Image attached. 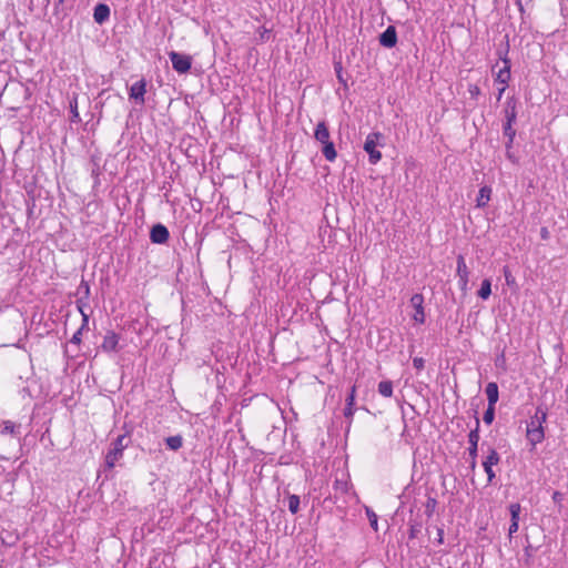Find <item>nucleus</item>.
<instances>
[{
	"mask_svg": "<svg viewBox=\"0 0 568 568\" xmlns=\"http://www.w3.org/2000/svg\"><path fill=\"white\" fill-rule=\"evenodd\" d=\"M145 93H146V81L144 79H141L131 85L129 97L131 99H134L140 104H143L145 101V99H144Z\"/></svg>",
	"mask_w": 568,
	"mask_h": 568,
	"instance_id": "9b49d317",
	"label": "nucleus"
},
{
	"mask_svg": "<svg viewBox=\"0 0 568 568\" xmlns=\"http://www.w3.org/2000/svg\"><path fill=\"white\" fill-rule=\"evenodd\" d=\"M518 100L515 97L507 98L504 108L505 123L515 124L517 118Z\"/></svg>",
	"mask_w": 568,
	"mask_h": 568,
	"instance_id": "f8f14e48",
	"label": "nucleus"
},
{
	"mask_svg": "<svg viewBox=\"0 0 568 568\" xmlns=\"http://www.w3.org/2000/svg\"><path fill=\"white\" fill-rule=\"evenodd\" d=\"M504 67L497 72L496 81L507 85L510 79V61L507 57L503 58Z\"/></svg>",
	"mask_w": 568,
	"mask_h": 568,
	"instance_id": "dca6fc26",
	"label": "nucleus"
},
{
	"mask_svg": "<svg viewBox=\"0 0 568 568\" xmlns=\"http://www.w3.org/2000/svg\"><path fill=\"white\" fill-rule=\"evenodd\" d=\"M437 542L442 545L444 542V529L438 528L437 529Z\"/></svg>",
	"mask_w": 568,
	"mask_h": 568,
	"instance_id": "37998d69",
	"label": "nucleus"
},
{
	"mask_svg": "<svg viewBox=\"0 0 568 568\" xmlns=\"http://www.w3.org/2000/svg\"><path fill=\"white\" fill-rule=\"evenodd\" d=\"M120 336L113 331H108L103 337L101 349L105 353H115L120 351Z\"/></svg>",
	"mask_w": 568,
	"mask_h": 568,
	"instance_id": "6e6552de",
	"label": "nucleus"
},
{
	"mask_svg": "<svg viewBox=\"0 0 568 568\" xmlns=\"http://www.w3.org/2000/svg\"><path fill=\"white\" fill-rule=\"evenodd\" d=\"M467 91L471 99H477L480 95V88L477 84H468Z\"/></svg>",
	"mask_w": 568,
	"mask_h": 568,
	"instance_id": "473e14b6",
	"label": "nucleus"
},
{
	"mask_svg": "<svg viewBox=\"0 0 568 568\" xmlns=\"http://www.w3.org/2000/svg\"><path fill=\"white\" fill-rule=\"evenodd\" d=\"M420 528H422V526H420L419 524H413V525H410V527H409V532H408L409 538H410V539L416 538V537H417V535L420 532Z\"/></svg>",
	"mask_w": 568,
	"mask_h": 568,
	"instance_id": "72a5a7b5",
	"label": "nucleus"
},
{
	"mask_svg": "<svg viewBox=\"0 0 568 568\" xmlns=\"http://www.w3.org/2000/svg\"><path fill=\"white\" fill-rule=\"evenodd\" d=\"M495 418V406L488 405L486 412L484 413L483 420L485 424L490 425Z\"/></svg>",
	"mask_w": 568,
	"mask_h": 568,
	"instance_id": "c85d7f7f",
	"label": "nucleus"
},
{
	"mask_svg": "<svg viewBox=\"0 0 568 568\" xmlns=\"http://www.w3.org/2000/svg\"><path fill=\"white\" fill-rule=\"evenodd\" d=\"M379 43L385 48H394L397 43L396 29L393 26H388L387 29L379 36Z\"/></svg>",
	"mask_w": 568,
	"mask_h": 568,
	"instance_id": "4468645a",
	"label": "nucleus"
},
{
	"mask_svg": "<svg viewBox=\"0 0 568 568\" xmlns=\"http://www.w3.org/2000/svg\"><path fill=\"white\" fill-rule=\"evenodd\" d=\"M366 515L368 517L371 527L375 531H377L378 530V518H377V515L372 509H369V508L366 509Z\"/></svg>",
	"mask_w": 568,
	"mask_h": 568,
	"instance_id": "c756f323",
	"label": "nucleus"
},
{
	"mask_svg": "<svg viewBox=\"0 0 568 568\" xmlns=\"http://www.w3.org/2000/svg\"><path fill=\"white\" fill-rule=\"evenodd\" d=\"M78 294H82L84 297L90 296V285L87 281L82 280L79 287H78Z\"/></svg>",
	"mask_w": 568,
	"mask_h": 568,
	"instance_id": "7c9ffc66",
	"label": "nucleus"
},
{
	"mask_svg": "<svg viewBox=\"0 0 568 568\" xmlns=\"http://www.w3.org/2000/svg\"><path fill=\"white\" fill-rule=\"evenodd\" d=\"M513 126H514V124L505 123L504 128H503L504 129V134L508 139V141L506 143V148L507 149L511 148V144H513L515 135H516V130Z\"/></svg>",
	"mask_w": 568,
	"mask_h": 568,
	"instance_id": "4be33fe9",
	"label": "nucleus"
},
{
	"mask_svg": "<svg viewBox=\"0 0 568 568\" xmlns=\"http://www.w3.org/2000/svg\"><path fill=\"white\" fill-rule=\"evenodd\" d=\"M437 504L438 503L435 497L429 496L427 498L426 504H425V514L428 518H430L434 515Z\"/></svg>",
	"mask_w": 568,
	"mask_h": 568,
	"instance_id": "a878e982",
	"label": "nucleus"
},
{
	"mask_svg": "<svg viewBox=\"0 0 568 568\" xmlns=\"http://www.w3.org/2000/svg\"><path fill=\"white\" fill-rule=\"evenodd\" d=\"M81 336H82L81 329H78V331L73 334V336H72V338H71V341H70V342H71L72 344L80 345V344H81V341H82V339H81Z\"/></svg>",
	"mask_w": 568,
	"mask_h": 568,
	"instance_id": "58836bf2",
	"label": "nucleus"
},
{
	"mask_svg": "<svg viewBox=\"0 0 568 568\" xmlns=\"http://www.w3.org/2000/svg\"><path fill=\"white\" fill-rule=\"evenodd\" d=\"M541 236H542V239H547V236H548V231H547V229H545V227H544V229H541Z\"/></svg>",
	"mask_w": 568,
	"mask_h": 568,
	"instance_id": "8fccbe9b",
	"label": "nucleus"
},
{
	"mask_svg": "<svg viewBox=\"0 0 568 568\" xmlns=\"http://www.w3.org/2000/svg\"><path fill=\"white\" fill-rule=\"evenodd\" d=\"M413 366L417 369V371H422L424 369L425 367V361L423 357H414L413 358Z\"/></svg>",
	"mask_w": 568,
	"mask_h": 568,
	"instance_id": "c9c22d12",
	"label": "nucleus"
},
{
	"mask_svg": "<svg viewBox=\"0 0 568 568\" xmlns=\"http://www.w3.org/2000/svg\"><path fill=\"white\" fill-rule=\"evenodd\" d=\"M270 30H267L266 28H261L260 29V37L262 40H265L267 39V34H268Z\"/></svg>",
	"mask_w": 568,
	"mask_h": 568,
	"instance_id": "c03bdc74",
	"label": "nucleus"
},
{
	"mask_svg": "<svg viewBox=\"0 0 568 568\" xmlns=\"http://www.w3.org/2000/svg\"><path fill=\"white\" fill-rule=\"evenodd\" d=\"M476 426L468 434V455L469 457H477L478 442H479V418L475 417Z\"/></svg>",
	"mask_w": 568,
	"mask_h": 568,
	"instance_id": "9d476101",
	"label": "nucleus"
},
{
	"mask_svg": "<svg viewBox=\"0 0 568 568\" xmlns=\"http://www.w3.org/2000/svg\"><path fill=\"white\" fill-rule=\"evenodd\" d=\"M486 395H487V399H488V405L490 406H495L496 403L498 402V386L496 383L491 382V383H488L487 386H486Z\"/></svg>",
	"mask_w": 568,
	"mask_h": 568,
	"instance_id": "a211bd4d",
	"label": "nucleus"
},
{
	"mask_svg": "<svg viewBox=\"0 0 568 568\" xmlns=\"http://www.w3.org/2000/svg\"><path fill=\"white\" fill-rule=\"evenodd\" d=\"M505 90H506V85H504V84H503V88H500V89L498 90V97H497V99H498V100L501 98V95H503V93L505 92Z\"/></svg>",
	"mask_w": 568,
	"mask_h": 568,
	"instance_id": "09e8293b",
	"label": "nucleus"
},
{
	"mask_svg": "<svg viewBox=\"0 0 568 568\" xmlns=\"http://www.w3.org/2000/svg\"><path fill=\"white\" fill-rule=\"evenodd\" d=\"M410 306L414 308L412 318L417 324H424L426 316L424 311V296L420 293L414 294L409 300Z\"/></svg>",
	"mask_w": 568,
	"mask_h": 568,
	"instance_id": "423d86ee",
	"label": "nucleus"
},
{
	"mask_svg": "<svg viewBox=\"0 0 568 568\" xmlns=\"http://www.w3.org/2000/svg\"><path fill=\"white\" fill-rule=\"evenodd\" d=\"M547 419V410L537 407V428L527 427V438L532 445H537L545 438L542 424Z\"/></svg>",
	"mask_w": 568,
	"mask_h": 568,
	"instance_id": "7ed1b4c3",
	"label": "nucleus"
},
{
	"mask_svg": "<svg viewBox=\"0 0 568 568\" xmlns=\"http://www.w3.org/2000/svg\"><path fill=\"white\" fill-rule=\"evenodd\" d=\"M165 444L169 449L176 452L183 446V437L181 435L166 437Z\"/></svg>",
	"mask_w": 568,
	"mask_h": 568,
	"instance_id": "aec40b11",
	"label": "nucleus"
},
{
	"mask_svg": "<svg viewBox=\"0 0 568 568\" xmlns=\"http://www.w3.org/2000/svg\"><path fill=\"white\" fill-rule=\"evenodd\" d=\"M552 500L556 503V504H560L561 500H562V494L558 490L554 491L552 494Z\"/></svg>",
	"mask_w": 568,
	"mask_h": 568,
	"instance_id": "79ce46f5",
	"label": "nucleus"
},
{
	"mask_svg": "<svg viewBox=\"0 0 568 568\" xmlns=\"http://www.w3.org/2000/svg\"><path fill=\"white\" fill-rule=\"evenodd\" d=\"M355 398H356V385H353L349 389V393L348 395L346 396V404H348V406H355Z\"/></svg>",
	"mask_w": 568,
	"mask_h": 568,
	"instance_id": "2f4dec72",
	"label": "nucleus"
},
{
	"mask_svg": "<svg viewBox=\"0 0 568 568\" xmlns=\"http://www.w3.org/2000/svg\"><path fill=\"white\" fill-rule=\"evenodd\" d=\"M169 58L172 63V68L178 73H186L191 69L192 65V57L189 54L179 53L175 51L169 52Z\"/></svg>",
	"mask_w": 568,
	"mask_h": 568,
	"instance_id": "39448f33",
	"label": "nucleus"
},
{
	"mask_svg": "<svg viewBox=\"0 0 568 568\" xmlns=\"http://www.w3.org/2000/svg\"><path fill=\"white\" fill-rule=\"evenodd\" d=\"M335 71H336V75H337L338 81L346 87L347 83H346V80L343 78V72H342L341 63H336L335 64Z\"/></svg>",
	"mask_w": 568,
	"mask_h": 568,
	"instance_id": "e433bc0d",
	"label": "nucleus"
},
{
	"mask_svg": "<svg viewBox=\"0 0 568 568\" xmlns=\"http://www.w3.org/2000/svg\"><path fill=\"white\" fill-rule=\"evenodd\" d=\"M500 460V456L497 453L495 448H490L488 452V455L486 456L485 460L483 462V467L485 473L487 474V480L488 483H493V480L496 477L495 471L493 470V466L497 465Z\"/></svg>",
	"mask_w": 568,
	"mask_h": 568,
	"instance_id": "0eeeda50",
	"label": "nucleus"
},
{
	"mask_svg": "<svg viewBox=\"0 0 568 568\" xmlns=\"http://www.w3.org/2000/svg\"><path fill=\"white\" fill-rule=\"evenodd\" d=\"M382 139L383 134L381 132H372L366 136L364 150L368 153L369 163L372 164H376L382 159V153L377 150Z\"/></svg>",
	"mask_w": 568,
	"mask_h": 568,
	"instance_id": "20e7f679",
	"label": "nucleus"
},
{
	"mask_svg": "<svg viewBox=\"0 0 568 568\" xmlns=\"http://www.w3.org/2000/svg\"><path fill=\"white\" fill-rule=\"evenodd\" d=\"M521 511V506L519 503H513L509 505L510 513V521L514 524H519V515Z\"/></svg>",
	"mask_w": 568,
	"mask_h": 568,
	"instance_id": "393cba45",
	"label": "nucleus"
},
{
	"mask_svg": "<svg viewBox=\"0 0 568 568\" xmlns=\"http://www.w3.org/2000/svg\"><path fill=\"white\" fill-rule=\"evenodd\" d=\"M491 187L484 185L479 189L478 196L476 199V206L479 209L485 207L491 197Z\"/></svg>",
	"mask_w": 568,
	"mask_h": 568,
	"instance_id": "f3484780",
	"label": "nucleus"
},
{
	"mask_svg": "<svg viewBox=\"0 0 568 568\" xmlns=\"http://www.w3.org/2000/svg\"><path fill=\"white\" fill-rule=\"evenodd\" d=\"M69 106H70V112L72 114L71 122H74V123L80 122L81 119H80V114H79V111H78V98L77 97H73L70 100Z\"/></svg>",
	"mask_w": 568,
	"mask_h": 568,
	"instance_id": "b1692460",
	"label": "nucleus"
},
{
	"mask_svg": "<svg viewBox=\"0 0 568 568\" xmlns=\"http://www.w3.org/2000/svg\"><path fill=\"white\" fill-rule=\"evenodd\" d=\"M314 138L317 142L322 144V154L328 162H334L337 156V152L335 150L334 143L331 141L329 130L325 121H321L317 123Z\"/></svg>",
	"mask_w": 568,
	"mask_h": 568,
	"instance_id": "f257e3e1",
	"label": "nucleus"
},
{
	"mask_svg": "<svg viewBox=\"0 0 568 568\" xmlns=\"http://www.w3.org/2000/svg\"><path fill=\"white\" fill-rule=\"evenodd\" d=\"M457 276H458V284L459 288L462 291L467 290L468 281H469V271L466 265L464 256L460 254L457 256Z\"/></svg>",
	"mask_w": 568,
	"mask_h": 568,
	"instance_id": "1a4fd4ad",
	"label": "nucleus"
},
{
	"mask_svg": "<svg viewBox=\"0 0 568 568\" xmlns=\"http://www.w3.org/2000/svg\"><path fill=\"white\" fill-rule=\"evenodd\" d=\"M300 497L297 495H290L287 498V507L292 514H296L300 509Z\"/></svg>",
	"mask_w": 568,
	"mask_h": 568,
	"instance_id": "bb28decb",
	"label": "nucleus"
},
{
	"mask_svg": "<svg viewBox=\"0 0 568 568\" xmlns=\"http://www.w3.org/2000/svg\"><path fill=\"white\" fill-rule=\"evenodd\" d=\"M516 4L519 9L520 12H524V6H523V0H516Z\"/></svg>",
	"mask_w": 568,
	"mask_h": 568,
	"instance_id": "de8ad7c7",
	"label": "nucleus"
},
{
	"mask_svg": "<svg viewBox=\"0 0 568 568\" xmlns=\"http://www.w3.org/2000/svg\"><path fill=\"white\" fill-rule=\"evenodd\" d=\"M20 429V425L14 424L11 420H4L0 428V433L2 435H18Z\"/></svg>",
	"mask_w": 568,
	"mask_h": 568,
	"instance_id": "6ab92c4d",
	"label": "nucleus"
},
{
	"mask_svg": "<svg viewBox=\"0 0 568 568\" xmlns=\"http://www.w3.org/2000/svg\"><path fill=\"white\" fill-rule=\"evenodd\" d=\"M126 439V435H120L111 444V448L105 455V465L109 468H113L115 463L122 458L123 452L128 447V443H125Z\"/></svg>",
	"mask_w": 568,
	"mask_h": 568,
	"instance_id": "f03ea898",
	"label": "nucleus"
},
{
	"mask_svg": "<svg viewBox=\"0 0 568 568\" xmlns=\"http://www.w3.org/2000/svg\"><path fill=\"white\" fill-rule=\"evenodd\" d=\"M478 296L483 300H487L491 294V283L488 278H485L481 282L480 288L478 291Z\"/></svg>",
	"mask_w": 568,
	"mask_h": 568,
	"instance_id": "5701e85b",
	"label": "nucleus"
},
{
	"mask_svg": "<svg viewBox=\"0 0 568 568\" xmlns=\"http://www.w3.org/2000/svg\"><path fill=\"white\" fill-rule=\"evenodd\" d=\"M170 237L169 230L163 224H156L151 229L150 239L152 243L164 244Z\"/></svg>",
	"mask_w": 568,
	"mask_h": 568,
	"instance_id": "ddd939ff",
	"label": "nucleus"
},
{
	"mask_svg": "<svg viewBox=\"0 0 568 568\" xmlns=\"http://www.w3.org/2000/svg\"><path fill=\"white\" fill-rule=\"evenodd\" d=\"M81 317H82V323H81V326L79 327V329H81V333H83V331L89 329V314H83Z\"/></svg>",
	"mask_w": 568,
	"mask_h": 568,
	"instance_id": "4c0bfd02",
	"label": "nucleus"
},
{
	"mask_svg": "<svg viewBox=\"0 0 568 568\" xmlns=\"http://www.w3.org/2000/svg\"><path fill=\"white\" fill-rule=\"evenodd\" d=\"M504 274H505V278H506V282L507 284H511L514 282V277L511 276L508 267H504Z\"/></svg>",
	"mask_w": 568,
	"mask_h": 568,
	"instance_id": "a19ab883",
	"label": "nucleus"
},
{
	"mask_svg": "<svg viewBox=\"0 0 568 568\" xmlns=\"http://www.w3.org/2000/svg\"><path fill=\"white\" fill-rule=\"evenodd\" d=\"M527 427L537 428V412L535 413V416L531 417L530 423L527 425Z\"/></svg>",
	"mask_w": 568,
	"mask_h": 568,
	"instance_id": "a18cd8bd",
	"label": "nucleus"
},
{
	"mask_svg": "<svg viewBox=\"0 0 568 568\" xmlns=\"http://www.w3.org/2000/svg\"><path fill=\"white\" fill-rule=\"evenodd\" d=\"M519 529V524H514L510 521L509 529H508V536L511 537L515 532H517Z\"/></svg>",
	"mask_w": 568,
	"mask_h": 568,
	"instance_id": "ea45409f",
	"label": "nucleus"
},
{
	"mask_svg": "<svg viewBox=\"0 0 568 568\" xmlns=\"http://www.w3.org/2000/svg\"><path fill=\"white\" fill-rule=\"evenodd\" d=\"M110 17V8L104 3L94 7L93 19L97 23L102 24Z\"/></svg>",
	"mask_w": 568,
	"mask_h": 568,
	"instance_id": "2eb2a0df",
	"label": "nucleus"
},
{
	"mask_svg": "<svg viewBox=\"0 0 568 568\" xmlns=\"http://www.w3.org/2000/svg\"><path fill=\"white\" fill-rule=\"evenodd\" d=\"M477 465V457H470L469 467L471 470L476 468Z\"/></svg>",
	"mask_w": 568,
	"mask_h": 568,
	"instance_id": "49530a36",
	"label": "nucleus"
},
{
	"mask_svg": "<svg viewBox=\"0 0 568 568\" xmlns=\"http://www.w3.org/2000/svg\"><path fill=\"white\" fill-rule=\"evenodd\" d=\"M378 393L384 397L393 396V382L392 381H382L378 384Z\"/></svg>",
	"mask_w": 568,
	"mask_h": 568,
	"instance_id": "412c9836",
	"label": "nucleus"
},
{
	"mask_svg": "<svg viewBox=\"0 0 568 568\" xmlns=\"http://www.w3.org/2000/svg\"><path fill=\"white\" fill-rule=\"evenodd\" d=\"M354 413H355V406H348V404H346L345 408H344V416H345V418L349 419V424L352 423Z\"/></svg>",
	"mask_w": 568,
	"mask_h": 568,
	"instance_id": "f704fd0d",
	"label": "nucleus"
},
{
	"mask_svg": "<svg viewBox=\"0 0 568 568\" xmlns=\"http://www.w3.org/2000/svg\"><path fill=\"white\" fill-rule=\"evenodd\" d=\"M75 304H77V308L79 311V313L81 314V316L83 314H88L85 312V308L89 306V297H84V296H80L77 301H75Z\"/></svg>",
	"mask_w": 568,
	"mask_h": 568,
	"instance_id": "cd10ccee",
	"label": "nucleus"
}]
</instances>
